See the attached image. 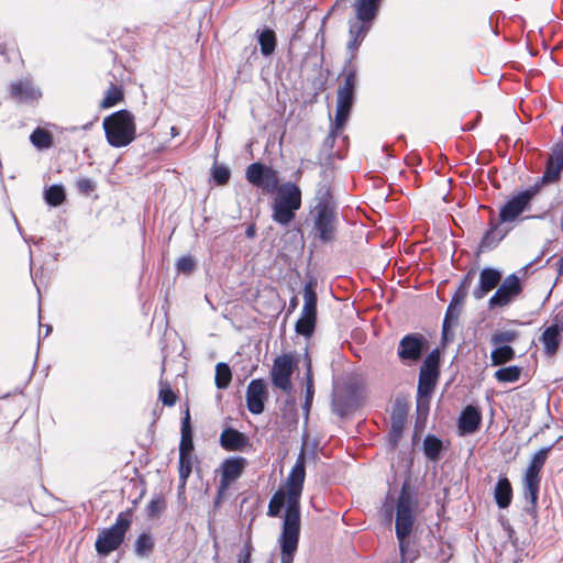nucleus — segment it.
I'll use <instances>...</instances> for the list:
<instances>
[{
  "mask_svg": "<svg viewBox=\"0 0 563 563\" xmlns=\"http://www.w3.org/2000/svg\"><path fill=\"white\" fill-rule=\"evenodd\" d=\"M13 218H14V222H15V224H16V227H18V230H19V231H21V228H20V225H19L18 219H16L14 216H13Z\"/></svg>",
  "mask_w": 563,
  "mask_h": 563,
  "instance_id": "obj_59",
  "label": "nucleus"
},
{
  "mask_svg": "<svg viewBox=\"0 0 563 563\" xmlns=\"http://www.w3.org/2000/svg\"><path fill=\"white\" fill-rule=\"evenodd\" d=\"M280 511H282V487H278L269 501L267 515L272 516V517H276L280 514Z\"/></svg>",
  "mask_w": 563,
  "mask_h": 563,
  "instance_id": "obj_40",
  "label": "nucleus"
},
{
  "mask_svg": "<svg viewBox=\"0 0 563 563\" xmlns=\"http://www.w3.org/2000/svg\"><path fill=\"white\" fill-rule=\"evenodd\" d=\"M560 164L561 163L554 164L552 161H549L545 174L543 176L544 180L553 181L559 177L561 170L563 169V166Z\"/></svg>",
  "mask_w": 563,
  "mask_h": 563,
  "instance_id": "obj_47",
  "label": "nucleus"
},
{
  "mask_svg": "<svg viewBox=\"0 0 563 563\" xmlns=\"http://www.w3.org/2000/svg\"><path fill=\"white\" fill-rule=\"evenodd\" d=\"M10 95L20 102H33L42 97L40 88L27 78L13 81L10 86Z\"/></svg>",
  "mask_w": 563,
  "mask_h": 563,
  "instance_id": "obj_18",
  "label": "nucleus"
},
{
  "mask_svg": "<svg viewBox=\"0 0 563 563\" xmlns=\"http://www.w3.org/2000/svg\"><path fill=\"white\" fill-rule=\"evenodd\" d=\"M232 373L227 363H218L216 366V386L225 389L231 382Z\"/></svg>",
  "mask_w": 563,
  "mask_h": 563,
  "instance_id": "obj_32",
  "label": "nucleus"
},
{
  "mask_svg": "<svg viewBox=\"0 0 563 563\" xmlns=\"http://www.w3.org/2000/svg\"><path fill=\"white\" fill-rule=\"evenodd\" d=\"M221 445L225 450L241 451L247 445V438L235 429H225L220 437Z\"/></svg>",
  "mask_w": 563,
  "mask_h": 563,
  "instance_id": "obj_22",
  "label": "nucleus"
},
{
  "mask_svg": "<svg viewBox=\"0 0 563 563\" xmlns=\"http://www.w3.org/2000/svg\"><path fill=\"white\" fill-rule=\"evenodd\" d=\"M246 465L247 461L242 456H231L221 463L220 494H225L231 484L241 477Z\"/></svg>",
  "mask_w": 563,
  "mask_h": 563,
  "instance_id": "obj_13",
  "label": "nucleus"
},
{
  "mask_svg": "<svg viewBox=\"0 0 563 563\" xmlns=\"http://www.w3.org/2000/svg\"><path fill=\"white\" fill-rule=\"evenodd\" d=\"M549 161H552L554 164L561 163L560 165L563 166V148L554 152Z\"/></svg>",
  "mask_w": 563,
  "mask_h": 563,
  "instance_id": "obj_51",
  "label": "nucleus"
},
{
  "mask_svg": "<svg viewBox=\"0 0 563 563\" xmlns=\"http://www.w3.org/2000/svg\"><path fill=\"white\" fill-rule=\"evenodd\" d=\"M252 547L250 543H246L239 553L238 563H249L251 558Z\"/></svg>",
  "mask_w": 563,
  "mask_h": 563,
  "instance_id": "obj_50",
  "label": "nucleus"
},
{
  "mask_svg": "<svg viewBox=\"0 0 563 563\" xmlns=\"http://www.w3.org/2000/svg\"><path fill=\"white\" fill-rule=\"evenodd\" d=\"M306 477V452L301 448L284 482V563H291L300 531L299 500Z\"/></svg>",
  "mask_w": 563,
  "mask_h": 563,
  "instance_id": "obj_1",
  "label": "nucleus"
},
{
  "mask_svg": "<svg viewBox=\"0 0 563 563\" xmlns=\"http://www.w3.org/2000/svg\"><path fill=\"white\" fill-rule=\"evenodd\" d=\"M106 140L112 147H124L136 137V124L133 113L119 110L106 117L102 122Z\"/></svg>",
  "mask_w": 563,
  "mask_h": 563,
  "instance_id": "obj_3",
  "label": "nucleus"
},
{
  "mask_svg": "<svg viewBox=\"0 0 563 563\" xmlns=\"http://www.w3.org/2000/svg\"><path fill=\"white\" fill-rule=\"evenodd\" d=\"M501 274L494 268H484L479 274V285L474 291V296L478 299L493 290L499 283Z\"/></svg>",
  "mask_w": 563,
  "mask_h": 563,
  "instance_id": "obj_21",
  "label": "nucleus"
},
{
  "mask_svg": "<svg viewBox=\"0 0 563 563\" xmlns=\"http://www.w3.org/2000/svg\"><path fill=\"white\" fill-rule=\"evenodd\" d=\"M296 306H297V298H292V299L290 300V309H295V308H296Z\"/></svg>",
  "mask_w": 563,
  "mask_h": 563,
  "instance_id": "obj_55",
  "label": "nucleus"
},
{
  "mask_svg": "<svg viewBox=\"0 0 563 563\" xmlns=\"http://www.w3.org/2000/svg\"><path fill=\"white\" fill-rule=\"evenodd\" d=\"M521 291L520 280L516 275L507 276L494 296L489 299L490 307L508 305Z\"/></svg>",
  "mask_w": 563,
  "mask_h": 563,
  "instance_id": "obj_15",
  "label": "nucleus"
},
{
  "mask_svg": "<svg viewBox=\"0 0 563 563\" xmlns=\"http://www.w3.org/2000/svg\"><path fill=\"white\" fill-rule=\"evenodd\" d=\"M301 206V190L295 184H284V224L295 218Z\"/></svg>",
  "mask_w": 563,
  "mask_h": 563,
  "instance_id": "obj_19",
  "label": "nucleus"
},
{
  "mask_svg": "<svg viewBox=\"0 0 563 563\" xmlns=\"http://www.w3.org/2000/svg\"><path fill=\"white\" fill-rule=\"evenodd\" d=\"M225 494H220V486L218 487V490H217V497H216V500H214V506L216 507H219L221 505V501L223 499Z\"/></svg>",
  "mask_w": 563,
  "mask_h": 563,
  "instance_id": "obj_53",
  "label": "nucleus"
},
{
  "mask_svg": "<svg viewBox=\"0 0 563 563\" xmlns=\"http://www.w3.org/2000/svg\"><path fill=\"white\" fill-rule=\"evenodd\" d=\"M176 395L172 390L168 384L161 383L159 388V400L163 402V405L172 407L176 402Z\"/></svg>",
  "mask_w": 563,
  "mask_h": 563,
  "instance_id": "obj_39",
  "label": "nucleus"
},
{
  "mask_svg": "<svg viewBox=\"0 0 563 563\" xmlns=\"http://www.w3.org/2000/svg\"><path fill=\"white\" fill-rule=\"evenodd\" d=\"M439 352L433 351L424 360L419 376L418 391L421 396H427L434 387L438 376Z\"/></svg>",
  "mask_w": 563,
  "mask_h": 563,
  "instance_id": "obj_14",
  "label": "nucleus"
},
{
  "mask_svg": "<svg viewBox=\"0 0 563 563\" xmlns=\"http://www.w3.org/2000/svg\"><path fill=\"white\" fill-rule=\"evenodd\" d=\"M44 197L49 206H60L66 198L65 189L62 185H52L45 190Z\"/></svg>",
  "mask_w": 563,
  "mask_h": 563,
  "instance_id": "obj_31",
  "label": "nucleus"
},
{
  "mask_svg": "<svg viewBox=\"0 0 563 563\" xmlns=\"http://www.w3.org/2000/svg\"><path fill=\"white\" fill-rule=\"evenodd\" d=\"M306 364L307 372L305 374V377L292 388L288 377L291 374L292 368L296 365V362L292 356L284 355V397H287L286 405L284 406V419L286 417H289L291 422L297 421V410L295 408L296 395L299 393V398L301 399L303 389H306L305 400L301 402V411L306 420L308 418V413L313 398V380L310 361H306Z\"/></svg>",
  "mask_w": 563,
  "mask_h": 563,
  "instance_id": "obj_2",
  "label": "nucleus"
},
{
  "mask_svg": "<svg viewBox=\"0 0 563 563\" xmlns=\"http://www.w3.org/2000/svg\"><path fill=\"white\" fill-rule=\"evenodd\" d=\"M355 86V76L353 74L347 75L345 84L338 90L336 112H335V129H341L350 114L351 107L353 104V95Z\"/></svg>",
  "mask_w": 563,
  "mask_h": 563,
  "instance_id": "obj_11",
  "label": "nucleus"
},
{
  "mask_svg": "<svg viewBox=\"0 0 563 563\" xmlns=\"http://www.w3.org/2000/svg\"><path fill=\"white\" fill-rule=\"evenodd\" d=\"M549 448L539 450L533 456L525 474V495L532 504L537 501L540 477L539 473L548 457Z\"/></svg>",
  "mask_w": 563,
  "mask_h": 563,
  "instance_id": "obj_9",
  "label": "nucleus"
},
{
  "mask_svg": "<svg viewBox=\"0 0 563 563\" xmlns=\"http://www.w3.org/2000/svg\"><path fill=\"white\" fill-rule=\"evenodd\" d=\"M76 187L79 190V192L84 195H89L95 190L96 184L92 179L82 177L76 181Z\"/></svg>",
  "mask_w": 563,
  "mask_h": 563,
  "instance_id": "obj_48",
  "label": "nucleus"
},
{
  "mask_svg": "<svg viewBox=\"0 0 563 563\" xmlns=\"http://www.w3.org/2000/svg\"><path fill=\"white\" fill-rule=\"evenodd\" d=\"M30 141L38 150L49 148L53 145L52 134L41 128H37L33 131L30 136Z\"/></svg>",
  "mask_w": 563,
  "mask_h": 563,
  "instance_id": "obj_29",
  "label": "nucleus"
},
{
  "mask_svg": "<svg viewBox=\"0 0 563 563\" xmlns=\"http://www.w3.org/2000/svg\"><path fill=\"white\" fill-rule=\"evenodd\" d=\"M380 0H356L354 10L361 22H372L378 11Z\"/></svg>",
  "mask_w": 563,
  "mask_h": 563,
  "instance_id": "obj_23",
  "label": "nucleus"
},
{
  "mask_svg": "<svg viewBox=\"0 0 563 563\" xmlns=\"http://www.w3.org/2000/svg\"><path fill=\"white\" fill-rule=\"evenodd\" d=\"M415 503L410 494L404 488L397 505L396 534L399 541L400 552L404 555L408 545L407 538L411 533L413 525Z\"/></svg>",
  "mask_w": 563,
  "mask_h": 563,
  "instance_id": "obj_6",
  "label": "nucleus"
},
{
  "mask_svg": "<svg viewBox=\"0 0 563 563\" xmlns=\"http://www.w3.org/2000/svg\"><path fill=\"white\" fill-rule=\"evenodd\" d=\"M371 22H361L357 18L355 21L350 22V40L347 42V48L355 51L364 40L365 35L369 30Z\"/></svg>",
  "mask_w": 563,
  "mask_h": 563,
  "instance_id": "obj_24",
  "label": "nucleus"
},
{
  "mask_svg": "<svg viewBox=\"0 0 563 563\" xmlns=\"http://www.w3.org/2000/svg\"><path fill=\"white\" fill-rule=\"evenodd\" d=\"M421 350V340L415 335H407L400 341L398 354L402 361H417Z\"/></svg>",
  "mask_w": 563,
  "mask_h": 563,
  "instance_id": "obj_20",
  "label": "nucleus"
},
{
  "mask_svg": "<svg viewBox=\"0 0 563 563\" xmlns=\"http://www.w3.org/2000/svg\"><path fill=\"white\" fill-rule=\"evenodd\" d=\"M246 179L264 192L275 194L273 202V218L282 223V187L278 172L261 163H253L246 168Z\"/></svg>",
  "mask_w": 563,
  "mask_h": 563,
  "instance_id": "obj_4",
  "label": "nucleus"
},
{
  "mask_svg": "<svg viewBox=\"0 0 563 563\" xmlns=\"http://www.w3.org/2000/svg\"><path fill=\"white\" fill-rule=\"evenodd\" d=\"M400 430H401V421H399L397 424H395V426H394V431H395V432H398V433H399V432H400Z\"/></svg>",
  "mask_w": 563,
  "mask_h": 563,
  "instance_id": "obj_54",
  "label": "nucleus"
},
{
  "mask_svg": "<svg viewBox=\"0 0 563 563\" xmlns=\"http://www.w3.org/2000/svg\"><path fill=\"white\" fill-rule=\"evenodd\" d=\"M517 336L518 335L515 331H500L492 336V343L495 345L510 343L514 342L517 339Z\"/></svg>",
  "mask_w": 563,
  "mask_h": 563,
  "instance_id": "obj_42",
  "label": "nucleus"
},
{
  "mask_svg": "<svg viewBox=\"0 0 563 563\" xmlns=\"http://www.w3.org/2000/svg\"><path fill=\"white\" fill-rule=\"evenodd\" d=\"M549 448L539 450L533 456L525 474V495L532 504L537 501L540 477L539 473L548 457Z\"/></svg>",
  "mask_w": 563,
  "mask_h": 563,
  "instance_id": "obj_10",
  "label": "nucleus"
},
{
  "mask_svg": "<svg viewBox=\"0 0 563 563\" xmlns=\"http://www.w3.org/2000/svg\"><path fill=\"white\" fill-rule=\"evenodd\" d=\"M314 232L322 241L332 239L335 231V217L332 208L327 203L314 207Z\"/></svg>",
  "mask_w": 563,
  "mask_h": 563,
  "instance_id": "obj_12",
  "label": "nucleus"
},
{
  "mask_svg": "<svg viewBox=\"0 0 563 563\" xmlns=\"http://www.w3.org/2000/svg\"><path fill=\"white\" fill-rule=\"evenodd\" d=\"M272 380L275 387L282 388V355L276 356L274 360Z\"/></svg>",
  "mask_w": 563,
  "mask_h": 563,
  "instance_id": "obj_44",
  "label": "nucleus"
},
{
  "mask_svg": "<svg viewBox=\"0 0 563 563\" xmlns=\"http://www.w3.org/2000/svg\"><path fill=\"white\" fill-rule=\"evenodd\" d=\"M192 468V453H179V477L185 484Z\"/></svg>",
  "mask_w": 563,
  "mask_h": 563,
  "instance_id": "obj_37",
  "label": "nucleus"
},
{
  "mask_svg": "<svg viewBox=\"0 0 563 563\" xmlns=\"http://www.w3.org/2000/svg\"><path fill=\"white\" fill-rule=\"evenodd\" d=\"M560 164L561 163L554 164L552 161H549L545 174L543 176L544 180L553 181L559 177L561 170L563 169V166Z\"/></svg>",
  "mask_w": 563,
  "mask_h": 563,
  "instance_id": "obj_46",
  "label": "nucleus"
},
{
  "mask_svg": "<svg viewBox=\"0 0 563 563\" xmlns=\"http://www.w3.org/2000/svg\"><path fill=\"white\" fill-rule=\"evenodd\" d=\"M212 177L218 185H224L230 179V170L225 166H214L212 168Z\"/></svg>",
  "mask_w": 563,
  "mask_h": 563,
  "instance_id": "obj_43",
  "label": "nucleus"
},
{
  "mask_svg": "<svg viewBox=\"0 0 563 563\" xmlns=\"http://www.w3.org/2000/svg\"><path fill=\"white\" fill-rule=\"evenodd\" d=\"M521 369L518 366H508L499 368L495 373V377L497 380L503 383H514L517 382L520 377Z\"/></svg>",
  "mask_w": 563,
  "mask_h": 563,
  "instance_id": "obj_36",
  "label": "nucleus"
},
{
  "mask_svg": "<svg viewBox=\"0 0 563 563\" xmlns=\"http://www.w3.org/2000/svg\"><path fill=\"white\" fill-rule=\"evenodd\" d=\"M195 266V260L189 255L180 257L176 264L177 271L186 274L191 273Z\"/></svg>",
  "mask_w": 563,
  "mask_h": 563,
  "instance_id": "obj_45",
  "label": "nucleus"
},
{
  "mask_svg": "<svg viewBox=\"0 0 563 563\" xmlns=\"http://www.w3.org/2000/svg\"><path fill=\"white\" fill-rule=\"evenodd\" d=\"M170 132L173 136H176L178 134L177 129L175 126H172Z\"/></svg>",
  "mask_w": 563,
  "mask_h": 563,
  "instance_id": "obj_57",
  "label": "nucleus"
},
{
  "mask_svg": "<svg viewBox=\"0 0 563 563\" xmlns=\"http://www.w3.org/2000/svg\"><path fill=\"white\" fill-rule=\"evenodd\" d=\"M460 305V300L459 299H454L451 305L449 306V309H448V312H446V317L444 319V322H443V335H444V339H448V332H449V328L451 325V320L453 318H456L457 317V306Z\"/></svg>",
  "mask_w": 563,
  "mask_h": 563,
  "instance_id": "obj_41",
  "label": "nucleus"
},
{
  "mask_svg": "<svg viewBox=\"0 0 563 563\" xmlns=\"http://www.w3.org/2000/svg\"><path fill=\"white\" fill-rule=\"evenodd\" d=\"M278 543L282 545V533L279 534L278 539H277Z\"/></svg>",
  "mask_w": 563,
  "mask_h": 563,
  "instance_id": "obj_60",
  "label": "nucleus"
},
{
  "mask_svg": "<svg viewBox=\"0 0 563 563\" xmlns=\"http://www.w3.org/2000/svg\"><path fill=\"white\" fill-rule=\"evenodd\" d=\"M194 442L192 432L190 427L189 410H186V415L181 420V438L179 443V453H192Z\"/></svg>",
  "mask_w": 563,
  "mask_h": 563,
  "instance_id": "obj_27",
  "label": "nucleus"
},
{
  "mask_svg": "<svg viewBox=\"0 0 563 563\" xmlns=\"http://www.w3.org/2000/svg\"><path fill=\"white\" fill-rule=\"evenodd\" d=\"M442 444L441 441L438 440L435 437H427L424 440V452L428 457L432 460H437L439 456V453L441 451Z\"/></svg>",
  "mask_w": 563,
  "mask_h": 563,
  "instance_id": "obj_38",
  "label": "nucleus"
},
{
  "mask_svg": "<svg viewBox=\"0 0 563 563\" xmlns=\"http://www.w3.org/2000/svg\"><path fill=\"white\" fill-rule=\"evenodd\" d=\"M163 509V501L161 499H153L147 506L148 515L157 516Z\"/></svg>",
  "mask_w": 563,
  "mask_h": 563,
  "instance_id": "obj_49",
  "label": "nucleus"
},
{
  "mask_svg": "<svg viewBox=\"0 0 563 563\" xmlns=\"http://www.w3.org/2000/svg\"><path fill=\"white\" fill-rule=\"evenodd\" d=\"M515 356V351L509 345L497 346L490 355L493 365H500L511 361Z\"/></svg>",
  "mask_w": 563,
  "mask_h": 563,
  "instance_id": "obj_34",
  "label": "nucleus"
},
{
  "mask_svg": "<svg viewBox=\"0 0 563 563\" xmlns=\"http://www.w3.org/2000/svg\"><path fill=\"white\" fill-rule=\"evenodd\" d=\"M495 498L500 508H506L511 501V486L507 478L498 481L495 489Z\"/></svg>",
  "mask_w": 563,
  "mask_h": 563,
  "instance_id": "obj_28",
  "label": "nucleus"
},
{
  "mask_svg": "<svg viewBox=\"0 0 563 563\" xmlns=\"http://www.w3.org/2000/svg\"><path fill=\"white\" fill-rule=\"evenodd\" d=\"M549 448L539 450L533 456L525 474V495L532 504L537 501L540 477L539 473L548 457Z\"/></svg>",
  "mask_w": 563,
  "mask_h": 563,
  "instance_id": "obj_8",
  "label": "nucleus"
},
{
  "mask_svg": "<svg viewBox=\"0 0 563 563\" xmlns=\"http://www.w3.org/2000/svg\"><path fill=\"white\" fill-rule=\"evenodd\" d=\"M561 328L558 324L550 325L544 330L541 336L545 353L553 355L560 344Z\"/></svg>",
  "mask_w": 563,
  "mask_h": 563,
  "instance_id": "obj_26",
  "label": "nucleus"
},
{
  "mask_svg": "<svg viewBox=\"0 0 563 563\" xmlns=\"http://www.w3.org/2000/svg\"><path fill=\"white\" fill-rule=\"evenodd\" d=\"M481 422V415L474 407H467L460 417L459 427L462 433H473Z\"/></svg>",
  "mask_w": 563,
  "mask_h": 563,
  "instance_id": "obj_25",
  "label": "nucleus"
},
{
  "mask_svg": "<svg viewBox=\"0 0 563 563\" xmlns=\"http://www.w3.org/2000/svg\"><path fill=\"white\" fill-rule=\"evenodd\" d=\"M534 190H525L510 199L500 210V219L504 222L514 221L525 211L534 196Z\"/></svg>",
  "mask_w": 563,
  "mask_h": 563,
  "instance_id": "obj_17",
  "label": "nucleus"
},
{
  "mask_svg": "<svg viewBox=\"0 0 563 563\" xmlns=\"http://www.w3.org/2000/svg\"><path fill=\"white\" fill-rule=\"evenodd\" d=\"M123 100V91L120 87L115 85H111L100 103V107L103 109L111 108Z\"/></svg>",
  "mask_w": 563,
  "mask_h": 563,
  "instance_id": "obj_33",
  "label": "nucleus"
},
{
  "mask_svg": "<svg viewBox=\"0 0 563 563\" xmlns=\"http://www.w3.org/2000/svg\"><path fill=\"white\" fill-rule=\"evenodd\" d=\"M9 51V44L5 41L0 40V55H5Z\"/></svg>",
  "mask_w": 563,
  "mask_h": 563,
  "instance_id": "obj_52",
  "label": "nucleus"
},
{
  "mask_svg": "<svg viewBox=\"0 0 563 563\" xmlns=\"http://www.w3.org/2000/svg\"><path fill=\"white\" fill-rule=\"evenodd\" d=\"M51 331H52V327L51 325H46L45 335H48Z\"/></svg>",
  "mask_w": 563,
  "mask_h": 563,
  "instance_id": "obj_58",
  "label": "nucleus"
},
{
  "mask_svg": "<svg viewBox=\"0 0 563 563\" xmlns=\"http://www.w3.org/2000/svg\"><path fill=\"white\" fill-rule=\"evenodd\" d=\"M258 43L261 46V52L263 55H271L276 46V35L274 31L269 29H265L258 35Z\"/></svg>",
  "mask_w": 563,
  "mask_h": 563,
  "instance_id": "obj_30",
  "label": "nucleus"
},
{
  "mask_svg": "<svg viewBox=\"0 0 563 563\" xmlns=\"http://www.w3.org/2000/svg\"><path fill=\"white\" fill-rule=\"evenodd\" d=\"M246 234H247V236H253L254 235V229L253 228H249L246 230Z\"/></svg>",
  "mask_w": 563,
  "mask_h": 563,
  "instance_id": "obj_56",
  "label": "nucleus"
},
{
  "mask_svg": "<svg viewBox=\"0 0 563 563\" xmlns=\"http://www.w3.org/2000/svg\"><path fill=\"white\" fill-rule=\"evenodd\" d=\"M268 393L263 379H253L246 390V406L253 415H260L264 411V402Z\"/></svg>",
  "mask_w": 563,
  "mask_h": 563,
  "instance_id": "obj_16",
  "label": "nucleus"
},
{
  "mask_svg": "<svg viewBox=\"0 0 563 563\" xmlns=\"http://www.w3.org/2000/svg\"><path fill=\"white\" fill-rule=\"evenodd\" d=\"M317 319V296L311 283L303 289V307L300 318L296 322V332L306 338L310 336L314 330Z\"/></svg>",
  "mask_w": 563,
  "mask_h": 563,
  "instance_id": "obj_7",
  "label": "nucleus"
},
{
  "mask_svg": "<svg viewBox=\"0 0 563 563\" xmlns=\"http://www.w3.org/2000/svg\"><path fill=\"white\" fill-rule=\"evenodd\" d=\"M131 526V512H120L115 522L110 527L102 529L95 543L96 551L101 556H107L118 550L124 541L126 531Z\"/></svg>",
  "mask_w": 563,
  "mask_h": 563,
  "instance_id": "obj_5",
  "label": "nucleus"
},
{
  "mask_svg": "<svg viewBox=\"0 0 563 563\" xmlns=\"http://www.w3.org/2000/svg\"><path fill=\"white\" fill-rule=\"evenodd\" d=\"M154 541L147 533H141L135 541V553L139 556H148L153 551Z\"/></svg>",
  "mask_w": 563,
  "mask_h": 563,
  "instance_id": "obj_35",
  "label": "nucleus"
}]
</instances>
